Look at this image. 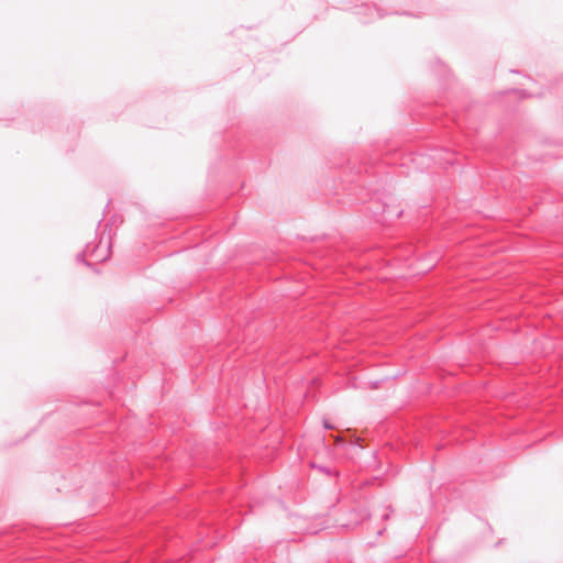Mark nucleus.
Wrapping results in <instances>:
<instances>
[{
	"label": "nucleus",
	"mask_w": 563,
	"mask_h": 563,
	"mask_svg": "<svg viewBox=\"0 0 563 563\" xmlns=\"http://www.w3.org/2000/svg\"><path fill=\"white\" fill-rule=\"evenodd\" d=\"M110 253V244L108 243L104 249H101V245H95L92 249H90V245L87 244L86 250L81 253L77 254V261L80 263H84L87 266H90L91 264L85 260L86 255H89L92 257L96 262H103L108 258Z\"/></svg>",
	"instance_id": "nucleus-1"
},
{
	"label": "nucleus",
	"mask_w": 563,
	"mask_h": 563,
	"mask_svg": "<svg viewBox=\"0 0 563 563\" xmlns=\"http://www.w3.org/2000/svg\"><path fill=\"white\" fill-rule=\"evenodd\" d=\"M312 467L319 470L328 476L336 475V473L328 466L312 464Z\"/></svg>",
	"instance_id": "nucleus-2"
},
{
	"label": "nucleus",
	"mask_w": 563,
	"mask_h": 563,
	"mask_svg": "<svg viewBox=\"0 0 563 563\" xmlns=\"http://www.w3.org/2000/svg\"><path fill=\"white\" fill-rule=\"evenodd\" d=\"M323 427H324V429H333V426L330 424L329 421L325 419L323 420Z\"/></svg>",
	"instance_id": "nucleus-3"
},
{
	"label": "nucleus",
	"mask_w": 563,
	"mask_h": 563,
	"mask_svg": "<svg viewBox=\"0 0 563 563\" xmlns=\"http://www.w3.org/2000/svg\"><path fill=\"white\" fill-rule=\"evenodd\" d=\"M517 92H519L522 97H526V91L525 90H516Z\"/></svg>",
	"instance_id": "nucleus-4"
},
{
	"label": "nucleus",
	"mask_w": 563,
	"mask_h": 563,
	"mask_svg": "<svg viewBox=\"0 0 563 563\" xmlns=\"http://www.w3.org/2000/svg\"><path fill=\"white\" fill-rule=\"evenodd\" d=\"M335 441L336 442H342V440L340 438H335Z\"/></svg>",
	"instance_id": "nucleus-5"
}]
</instances>
